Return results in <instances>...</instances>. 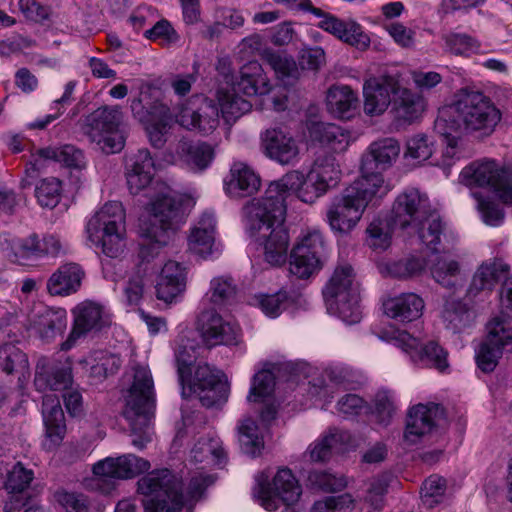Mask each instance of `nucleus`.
I'll use <instances>...</instances> for the list:
<instances>
[{
  "label": "nucleus",
  "mask_w": 512,
  "mask_h": 512,
  "mask_svg": "<svg viewBox=\"0 0 512 512\" xmlns=\"http://www.w3.org/2000/svg\"><path fill=\"white\" fill-rule=\"evenodd\" d=\"M288 199L279 180L271 181L260 197L243 206L250 235L263 246L265 260L280 266L286 262L289 234L284 226Z\"/></svg>",
  "instance_id": "f257e3e1"
},
{
  "label": "nucleus",
  "mask_w": 512,
  "mask_h": 512,
  "mask_svg": "<svg viewBox=\"0 0 512 512\" xmlns=\"http://www.w3.org/2000/svg\"><path fill=\"white\" fill-rule=\"evenodd\" d=\"M502 120V112L482 92L462 89L456 100L443 107L434 129L440 135L463 132L476 138L490 137Z\"/></svg>",
  "instance_id": "f03ea898"
},
{
  "label": "nucleus",
  "mask_w": 512,
  "mask_h": 512,
  "mask_svg": "<svg viewBox=\"0 0 512 512\" xmlns=\"http://www.w3.org/2000/svg\"><path fill=\"white\" fill-rule=\"evenodd\" d=\"M133 382L128 390L123 416L129 421L132 444L142 450L152 440L151 418L155 407L154 381L148 366H133Z\"/></svg>",
  "instance_id": "7ed1b4c3"
},
{
  "label": "nucleus",
  "mask_w": 512,
  "mask_h": 512,
  "mask_svg": "<svg viewBox=\"0 0 512 512\" xmlns=\"http://www.w3.org/2000/svg\"><path fill=\"white\" fill-rule=\"evenodd\" d=\"M327 310L347 324L358 323L362 318L360 289L353 267L339 264L323 288Z\"/></svg>",
  "instance_id": "20e7f679"
},
{
  "label": "nucleus",
  "mask_w": 512,
  "mask_h": 512,
  "mask_svg": "<svg viewBox=\"0 0 512 512\" xmlns=\"http://www.w3.org/2000/svg\"><path fill=\"white\" fill-rule=\"evenodd\" d=\"M88 239L110 258L122 254L125 248V210L120 202L106 203L88 221Z\"/></svg>",
  "instance_id": "39448f33"
},
{
  "label": "nucleus",
  "mask_w": 512,
  "mask_h": 512,
  "mask_svg": "<svg viewBox=\"0 0 512 512\" xmlns=\"http://www.w3.org/2000/svg\"><path fill=\"white\" fill-rule=\"evenodd\" d=\"M368 186L366 180L356 179L332 200L326 217L333 231L347 233L357 225L369 202L378 197V193Z\"/></svg>",
  "instance_id": "423d86ee"
},
{
  "label": "nucleus",
  "mask_w": 512,
  "mask_h": 512,
  "mask_svg": "<svg viewBox=\"0 0 512 512\" xmlns=\"http://www.w3.org/2000/svg\"><path fill=\"white\" fill-rule=\"evenodd\" d=\"M144 512H181L184 506L181 482L168 469L153 471L137 482Z\"/></svg>",
  "instance_id": "0eeeda50"
},
{
  "label": "nucleus",
  "mask_w": 512,
  "mask_h": 512,
  "mask_svg": "<svg viewBox=\"0 0 512 512\" xmlns=\"http://www.w3.org/2000/svg\"><path fill=\"white\" fill-rule=\"evenodd\" d=\"M121 120L118 106H102L84 118L81 129L103 152L117 153L124 147V137L119 131Z\"/></svg>",
  "instance_id": "6e6552de"
},
{
  "label": "nucleus",
  "mask_w": 512,
  "mask_h": 512,
  "mask_svg": "<svg viewBox=\"0 0 512 512\" xmlns=\"http://www.w3.org/2000/svg\"><path fill=\"white\" fill-rule=\"evenodd\" d=\"M327 250V241L319 229L302 231L291 250L290 272L301 279L309 278L322 269Z\"/></svg>",
  "instance_id": "1a4fd4ad"
},
{
  "label": "nucleus",
  "mask_w": 512,
  "mask_h": 512,
  "mask_svg": "<svg viewBox=\"0 0 512 512\" xmlns=\"http://www.w3.org/2000/svg\"><path fill=\"white\" fill-rule=\"evenodd\" d=\"M400 153V145L394 138H383L370 144L361 160V176L357 180H366L368 187L378 193V197L386 195L390 187L385 183L382 171L389 168Z\"/></svg>",
  "instance_id": "9d476101"
},
{
  "label": "nucleus",
  "mask_w": 512,
  "mask_h": 512,
  "mask_svg": "<svg viewBox=\"0 0 512 512\" xmlns=\"http://www.w3.org/2000/svg\"><path fill=\"white\" fill-rule=\"evenodd\" d=\"M466 186L490 187L505 204L512 205V170L484 159L466 166L460 173Z\"/></svg>",
  "instance_id": "9b49d317"
},
{
  "label": "nucleus",
  "mask_w": 512,
  "mask_h": 512,
  "mask_svg": "<svg viewBox=\"0 0 512 512\" xmlns=\"http://www.w3.org/2000/svg\"><path fill=\"white\" fill-rule=\"evenodd\" d=\"M256 493L261 506L274 512L279 508V501L286 506L297 503L302 487L289 468H281L271 482H258Z\"/></svg>",
  "instance_id": "f8f14e48"
},
{
  "label": "nucleus",
  "mask_w": 512,
  "mask_h": 512,
  "mask_svg": "<svg viewBox=\"0 0 512 512\" xmlns=\"http://www.w3.org/2000/svg\"><path fill=\"white\" fill-rule=\"evenodd\" d=\"M72 314L74 317L73 327L67 340L61 344L62 350L71 349L78 339L109 325V318L104 307L93 301L79 303L72 310Z\"/></svg>",
  "instance_id": "ddd939ff"
},
{
  "label": "nucleus",
  "mask_w": 512,
  "mask_h": 512,
  "mask_svg": "<svg viewBox=\"0 0 512 512\" xmlns=\"http://www.w3.org/2000/svg\"><path fill=\"white\" fill-rule=\"evenodd\" d=\"M260 147L263 154L281 164L293 165L298 161L299 145L290 131L283 126L271 127L260 135Z\"/></svg>",
  "instance_id": "4468645a"
},
{
  "label": "nucleus",
  "mask_w": 512,
  "mask_h": 512,
  "mask_svg": "<svg viewBox=\"0 0 512 512\" xmlns=\"http://www.w3.org/2000/svg\"><path fill=\"white\" fill-rule=\"evenodd\" d=\"M432 210L429 198L416 188H407L395 199L391 220L395 226L406 229L418 223Z\"/></svg>",
  "instance_id": "2eb2a0df"
},
{
  "label": "nucleus",
  "mask_w": 512,
  "mask_h": 512,
  "mask_svg": "<svg viewBox=\"0 0 512 512\" xmlns=\"http://www.w3.org/2000/svg\"><path fill=\"white\" fill-rule=\"evenodd\" d=\"M150 226L159 232L174 235L185 221L182 203L171 191L158 195L150 204Z\"/></svg>",
  "instance_id": "dca6fc26"
},
{
  "label": "nucleus",
  "mask_w": 512,
  "mask_h": 512,
  "mask_svg": "<svg viewBox=\"0 0 512 512\" xmlns=\"http://www.w3.org/2000/svg\"><path fill=\"white\" fill-rule=\"evenodd\" d=\"M197 328L208 346L237 345L240 340V327L235 323L224 321L213 309L200 313Z\"/></svg>",
  "instance_id": "f3484780"
},
{
  "label": "nucleus",
  "mask_w": 512,
  "mask_h": 512,
  "mask_svg": "<svg viewBox=\"0 0 512 512\" xmlns=\"http://www.w3.org/2000/svg\"><path fill=\"white\" fill-rule=\"evenodd\" d=\"M395 345L407 353L415 363L434 367L439 371L448 368V353L435 341L423 345L417 338L403 331L395 338Z\"/></svg>",
  "instance_id": "a211bd4d"
},
{
  "label": "nucleus",
  "mask_w": 512,
  "mask_h": 512,
  "mask_svg": "<svg viewBox=\"0 0 512 512\" xmlns=\"http://www.w3.org/2000/svg\"><path fill=\"white\" fill-rule=\"evenodd\" d=\"M150 469V463L134 454H124L119 457H107L93 466L95 476L103 480L131 479Z\"/></svg>",
  "instance_id": "6ab92c4d"
},
{
  "label": "nucleus",
  "mask_w": 512,
  "mask_h": 512,
  "mask_svg": "<svg viewBox=\"0 0 512 512\" xmlns=\"http://www.w3.org/2000/svg\"><path fill=\"white\" fill-rule=\"evenodd\" d=\"M73 383L72 363L41 359L36 365L34 385L38 391H64Z\"/></svg>",
  "instance_id": "aec40b11"
},
{
  "label": "nucleus",
  "mask_w": 512,
  "mask_h": 512,
  "mask_svg": "<svg viewBox=\"0 0 512 512\" xmlns=\"http://www.w3.org/2000/svg\"><path fill=\"white\" fill-rule=\"evenodd\" d=\"M421 243L432 253H448L454 242V236L446 232L445 223L440 215L431 210L423 219L413 225Z\"/></svg>",
  "instance_id": "412c9836"
},
{
  "label": "nucleus",
  "mask_w": 512,
  "mask_h": 512,
  "mask_svg": "<svg viewBox=\"0 0 512 512\" xmlns=\"http://www.w3.org/2000/svg\"><path fill=\"white\" fill-rule=\"evenodd\" d=\"M398 81L392 76L372 77L363 86L364 112L367 115H380L391 103V94L395 95Z\"/></svg>",
  "instance_id": "4be33fe9"
},
{
  "label": "nucleus",
  "mask_w": 512,
  "mask_h": 512,
  "mask_svg": "<svg viewBox=\"0 0 512 512\" xmlns=\"http://www.w3.org/2000/svg\"><path fill=\"white\" fill-rule=\"evenodd\" d=\"M304 9H310L312 13L322 17L319 27L348 44L358 47H367L370 43L369 37L363 33L361 26L355 21H342L335 16L324 14L319 8H315L309 2L301 4Z\"/></svg>",
  "instance_id": "5701e85b"
},
{
  "label": "nucleus",
  "mask_w": 512,
  "mask_h": 512,
  "mask_svg": "<svg viewBox=\"0 0 512 512\" xmlns=\"http://www.w3.org/2000/svg\"><path fill=\"white\" fill-rule=\"evenodd\" d=\"M278 180L288 201L295 195L300 201L311 204L328 191L322 184L314 183L309 173L305 176L297 170L287 172Z\"/></svg>",
  "instance_id": "b1692460"
},
{
  "label": "nucleus",
  "mask_w": 512,
  "mask_h": 512,
  "mask_svg": "<svg viewBox=\"0 0 512 512\" xmlns=\"http://www.w3.org/2000/svg\"><path fill=\"white\" fill-rule=\"evenodd\" d=\"M225 191L231 197L243 198L255 194L260 186V176L246 163L234 162L224 181Z\"/></svg>",
  "instance_id": "393cba45"
},
{
  "label": "nucleus",
  "mask_w": 512,
  "mask_h": 512,
  "mask_svg": "<svg viewBox=\"0 0 512 512\" xmlns=\"http://www.w3.org/2000/svg\"><path fill=\"white\" fill-rule=\"evenodd\" d=\"M32 157L34 159L30 161L29 166L26 168V174L29 177H33L42 167V160H53L66 167L78 169L82 168L85 164L82 151L69 144L39 149Z\"/></svg>",
  "instance_id": "a878e982"
},
{
  "label": "nucleus",
  "mask_w": 512,
  "mask_h": 512,
  "mask_svg": "<svg viewBox=\"0 0 512 512\" xmlns=\"http://www.w3.org/2000/svg\"><path fill=\"white\" fill-rule=\"evenodd\" d=\"M85 277L84 269L74 262L62 264L47 280L46 289L51 296H69L76 293Z\"/></svg>",
  "instance_id": "bb28decb"
},
{
  "label": "nucleus",
  "mask_w": 512,
  "mask_h": 512,
  "mask_svg": "<svg viewBox=\"0 0 512 512\" xmlns=\"http://www.w3.org/2000/svg\"><path fill=\"white\" fill-rule=\"evenodd\" d=\"M510 267L502 260H489L480 265L467 290V297L475 298L481 292H489L499 281H506Z\"/></svg>",
  "instance_id": "cd10ccee"
},
{
  "label": "nucleus",
  "mask_w": 512,
  "mask_h": 512,
  "mask_svg": "<svg viewBox=\"0 0 512 512\" xmlns=\"http://www.w3.org/2000/svg\"><path fill=\"white\" fill-rule=\"evenodd\" d=\"M216 219L213 213H203L190 230L188 236L189 250L206 258L215 249Z\"/></svg>",
  "instance_id": "c85d7f7f"
},
{
  "label": "nucleus",
  "mask_w": 512,
  "mask_h": 512,
  "mask_svg": "<svg viewBox=\"0 0 512 512\" xmlns=\"http://www.w3.org/2000/svg\"><path fill=\"white\" fill-rule=\"evenodd\" d=\"M186 288V271L176 261H168L163 266L157 285L156 296L159 300L171 303Z\"/></svg>",
  "instance_id": "c756f323"
},
{
  "label": "nucleus",
  "mask_w": 512,
  "mask_h": 512,
  "mask_svg": "<svg viewBox=\"0 0 512 512\" xmlns=\"http://www.w3.org/2000/svg\"><path fill=\"white\" fill-rule=\"evenodd\" d=\"M385 314L398 322H412L421 317L425 304L417 294L409 292L389 298L383 304Z\"/></svg>",
  "instance_id": "7c9ffc66"
},
{
  "label": "nucleus",
  "mask_w": 512,
  "mask_h": 512,
  "mask_svg": "<svg viewBox=\"0 0 512 512\" xmlns=\"http://www.w3.org/2000/svg\"><path fill=\"white\" fill-rule=\"evenodd\" d=\"M441 411L437 404H418L414 406L408 414L404 437L411 443H416L418 439L429 433L435 425V417Z\"/></svg>",
  "instance_id": "2f4dec72"
},
{
  "label": "nucleus",
  "mask_w": 512,
  "mask_h": 512,
  "mask_svg": "<svg viewBox=\"0 0 512 512\" xmlns=\"http://www.w3.org/2000/svg\"><path fill=\"white\" fill-rule=\"evenodd\" d=\"M176 152L193 171L207 169L215 158V147L204 141L182 139L177 145Z\"/></svg>",
  "instance_id": "473e14b6"
},
{
  "label": "nucleus",
  "mask_w": 512,
  "mask_h": 512,
  "mask_svg": "<svg viewBox=\"0 0 512 512\" xmlns=\"http://www.w3.org/2000/svg\"><path fill=\"white\" fill-rule=\"evenodd\" d=\"M351 443L352 437L348 431L331 428L321 439L310 445L309 455L312 461H326L332 452L342 453Z\"/></svg>",
  "instance_id": "72a5a7b5"
},
{
  "label": "nucleus",
  "mask_w": 512,
  "mask_h": 512,
  "mask_svg": "<svg viewBox=\"0 0 512 512\" xmlns=\"http://www.w3.org/2000/svg\"><path fill=\"white\" fill-rule=\"evenodd\" d=\"M270 83L257 61H249L242 66L240 78L233 90L246 96L266 95L270 92Z\"/></svg>",
  "instance_id": "f704fd0d"
},
{
  "label": "nucleus",
  "mask_w": 512,
  "mask_h": 512,
  "mask_svg": "<svg viewBox=\"0 0 512 512\" xmlns=\"http://www.w3.org/2000/svg\"><path fill=\"white\" fill-rule=\"evenodd\" d=\"M358 103L357 94L349 86L333 85L327 91V110L337 118H352L356 113Z\"/></svg>",
  "instance_id": "c9c22d12"
},
{
  "label": "nucleus",
  "mask_w": 512,
  "mask_h": 512,
  "mask_svg": "<svg viewBox=\"0 0 512 512\" xmlns=\"http://www.w3.org/2000/svg\"><path fill=\"white\" fill-rule=\"evenodd\" d=\"M0 248L6 252L15 263H23L32 257H39L40 239L36 234H31L25 238H18L10 234L0 236Z\"/></svg>",
  "instance_id": "e433bc0d"
},
{
  "label": "nucleus",
  "mask_w": 512,
  "mask_h": 512,
  "mask_svg": "<svg viewBox=\"0 0 512 512\" xmlns=\"http://www.w3.org/2000/svg\"><path fill=\"white\" fill-rule=\"evenodd\" d=\"M308 131L311 140L335 152L345 151L349 145V132L336 124L313 122L309 125Z\"/></svg>",
  "instance_id": "4c0bfd02"
},
{
  "label": "nucleus",
  "mask_w": 512,
  "mask_h": 512,
  "mask_svg": "<svg viewBox=\"0 0 512 512\" xmlns=\"http://www.w3.org/2000/svg\"><path fill=\"white\" fill-rule=\"evenodd\" d=\"M42 415L46 436L53 443H59L65 430V417L60 400L56 395L48 394L43 397Z\"/></svg>",
  "instance_id": "58836bf2"
},
{
  "label": "nucleus",
  "mask_w": 512,
  "mask_h": 512,
  "mask_svg": "<svg viewBox=\"0 0 512 512\" xmlns=\"http://www.w3.org/2000/svg\"><path fill=\"white\" fill-rule=\"evenodd\" d=\"M34 326L41 339L50 341L66 329L67 312L63 308H45L37 314Z\"/></svg>",
  "instance_id": "ea45409f"
},
{
  "label": "nucleus",
  "mask_w": 512,
  "mask_h": 512,
  "mask_svg": "<svg viewBox=\"0 0 512 512\" xmlns=\"http://www.w3.org/2000/svg\"><path fill=\"white\" fill-rule=\"evenodd\" d=\"M146 237V241L142 243L139 248V263L136 270L149 274L154 273L155 270L148 265L159 256L161 249L170 242L172 236L159 232L155 228H147Z\"/></svg>",
  "instance_id": "a19ab883"
},
{
  "label": "nucleus",
  "mask_w": 512,
  "mask_h": 512,
  "mask_svg": "<svg viewBox=\"0 0 512 512\" xmlns=\"http://www.w3.org/2000/svg\"><path fill=\"white\" fill-rule=\"evenodd\" d=\"M309 174L314 183H320L329 190L338 184L341 170L333 154L322 152L315 158Z\"/></svg>",
  "instance_id": "79ce46f5"
},
{
  "label": "nucleus",
  "mask_w": 512,
  "mask_h": 512,
  "mask_svg": "<svg viewBox=\"0 0 512 512\" xmlns=\"http://www.w3.org/2000/svg\"><path fill=\"white\" fill-rule=\"evenodd\" d=\"M441 319L446 329L458 333L470 325L472 315L469 306L462 300L447 297L444 300Z\"/></svg>",
  "instance_id": "37998d69"
},
{
  "label": "nucleus",
  "mask_w": 512,
  "mask_h": 512,
  "mask_svg": "<svg viewBox=\"0 0 512 512\" xmlns=\"http://www.w3.org/2000/svg\"><path fill=\"white\" fill-rule=\"evenodd\" d=\"M393 111L395 117L405 122L417 119L423 111V100L420 96L398 84L394 95Z\"/></svg>",
  "instance_id": "c03bdc74"
},
{
  "label": "nucleus",
  "mask_w": 512,
  "mask_h": 512,
  "mask_svg": "<svg viewBox=\"0 0 512 512\" xmlns=\"http://www.w3.org/2000/svg\"><path fill=\"white\" fill-rule=\"evenodd\" d=\"M427 266L438 284L445 288L455 287L460 272L458 261L437 255L429 260Z\"/></svg>",
  "instance_id": "a18cd8bd"
},
{
  "label": "nucleus",
  "mask_w": 512,
  "mask_h": 512,
  "mask_svg": "<svg viewBox=\"0 0 512 512\" xmlns=\"http://www.w3.org/2000/svg\"><path fill=\"white\" fill-rule=\"evenodd\" d=\"M237 430L242 451L252 457L259 455L264 442L256 421L249 417L244 418L240 421Z\"/></svg>",
  "instance_id": "49530a36"
},
{
  "label": "nucleus",
  "mask_w": 512,
  "mask_h": 512,
  "mask_svg": "<svg viewBox=\"0 0 512 512\" xmlns=\"http://www.w3.org/2000/svg\"><path fill=\"white\" fill-rule=\"evenodd\" d=\"M218 103L223 118L227 123L235 122L251 110L252 104L238 95L235 90L219 91Z\"/></svg>",
  "instance_id": "de8ad7c7"
},
{
  "label": "nucleus",
  "mask_w": 512,
  "mask_h": 512,
  "mask_svg": "<svg viewBox=\"0 0 512 512\" xmlns=\"http://www.w3.org/2000/svg\"><path fill=\"white\" fill-rule=\"evenodd\" d=\"M212 458L216 464H221L225 460V451L219 439L201 438L191 450V458L195 463H202Z\"/></svg>",
  "instance_id": "09e8293b"
},
{
  "label": "nucleus",
  "mask_w": 512,
  "mask_h": 512,
  "mask_svg": "<svg viewBox=\"0 0 512 512\" xmlns=\"http://www.w3.org/2000/svg\"><path fill=\"white\" fill-rule=\"evenodd\" d=\"M226 381L225 376L220 371L211 368L208 364H199L194 372L193 377L186 379L189 394L196 393L202 388L219 384Z\"/></svg>",
  "instance_id": "8fccbe9b"
},
{
  "label": "nucleus",
  "mask_w": 512,
  "mask_h": 512,
  "mask_svg": "<svg viewBox=\"0 0 512 512\" xmlns=\"http://www.w3.org/2000/svg\"><path fill=\"white\" fill-rule=\"evenodd\" d=\"M501 351L512 350V327L505 321L494 318L487 324V336L484 340Z\"/></svg>",
  "instance_id": "3c124183"
},
{
  "label": "nucleus",
  "mask_w": 512,
  "mask_h": 512,
  "mask_svg": "<svg viewBox=\"0 0 512 512\" xmlns=\"http://www.w3.org/2000/svg\"><path fill=\"white\" fill-rule=\"evenodd\" d=\"M62 183L56 177L42 179L35 188V196L42 207L54 208L60 201Z\"/></svg>",
  "instance_id": "603ef678"
},
{
  "label": "nucleus",
  "mask_w": 512,
  "mask_h": 512,
  "mask_svg": "<svg viewBox=\"0 0 512 512\" xmlns=\"http://www.w3.org/2000/svg\"><path fill=\"white\" fill-rule=\"evenodd\" d=\"M274 388V374L270 370L263 369L254 375L247 400L262 402L273 393Z\"/></svg>",
  "instance_id": "864d4df0"
},
{
  "label": "nucleus",
  "mask_w": 512,
  "mask_h": 512,
  "mask_svg": "<svg viewBox=\"0 0 512 512\" xmlns=\"http://www.w3.org/2000/svg\"><path fill=\"white\" fill-rule=\"evenodd\" d=\"M28 367V360L19 348L12 344L0 347V371L12 374Z\"/></svg>",
  "instance_id": "5fc2aeb1"
},
{
  "label": "nucleus",
  "mask_w": 512,
  "mask_h": 512,
  "mask_svg": "<svg viewBox=\"0 0 512 512\" xmlns=\"http://www.w3.org/2000/svg\"><path fill=\"white\" fill-rule=\"evenodd\" d=\"M236 286L230 277H215L210 282V289L207 295L215 305H223L234 298Z\"/></svg>",
  "instance_id": "6e6d98bb"
},
{
  "label": "nucleus",
  "mask_w": 512,
  "mask_h": 512,
  "mask_svg": "<svg viewBox=\"0 0 512 512\" xmlns=\"http://www.w3.org/2000/svg\"><path fill=\"white\" fill-rule=\"evenodd\" d=\"M445 490L446 481L443 478L437 475L430 476L421 487L420 493L423 504L428 508H433L442 501Z\"/></svg>",
  "instance_id": "4d7b16f0"
},
{
  "label": "nucleus",
  "mask_w": 512,
  "mask_h": 512,
  "mask_svg": "<svg viewBox=\"0 0 512 512\" xmlns=\"http://www.w3.org/2000/svg\"><path fill=\"white\" fill-rule=\"evenodd\" d=\"M433 152L434 143L426 135L418 134L407 140L405 157H410L417 163L428 160Z\"/></svg>",
  "instance_id": "13d9d810"
},
{
  "label": "nucleus",
  "mask_w": 512,
  "mask_h": 512,
  "mask_svg": "<svg viewBox=\"0 0 512 512\" xmlns=\"http://www.w3.org/2000/svg\"><path fill=\"white\" fill-rule=\"evenodd\" d=\"M203 406L207 408L220 407L227 402L229 396L228 381L202 388L195 393Z\"/></svg>",
  "instance_id": "bf43d9fd"
},
{
  "label": "nucleus",
  "mask_w": 512,
  "mask_h": 512,
  "mask_svg": "<svg viewBox=\"0 0 512 512\" xmlns=\"http://www.w3.org/2000/svg\"><path fill=\"white\" fill-rule=\"evenodd\" d=\"M310 484L323 492H338L347 486L343 476H336L326 471H312L309 473Z\"/></svg>",
  "instance_id": "052dcab7"
},
{
  "label": "nucleus",
  "mask_w": 512,
  "mask_h": 512,
  "mask_svg": "<svg viewBox=\"0 0 512 512\" xmlns=\"http://www.w3.org/2000/svg\"><path fill=\"white\" fill-rule=\"evenodd\" d=\"M32 479L33 471L26 469L21 463H17L7 472L4 488L9 493H20L29 486Z\"/></svg>",
  "instance_id": "680f3d73"
},
{
  "label": "nucleus",
  "mask_w": 512,
  "mask_h": 512,
  "mask_svg": "<svg viewBox=\"0 0 512 512\" xmlns=\"http://www.w3.org/2000/svg\"><path fill=\"white\" fill-rule=\"evenodd\" d=\"M219 125V109L212 101L205 100L202 107L199 108V114L195 123V128L202 134H210Z\"/></svg>",
  "instance_id": "e2e57ef3"
},
{
  "label": "nucleus",
  "mask_w": 512,
  "mask_h": 512,
  "mask_svg": "<svg viewBox=\"0 0 512 512\" xmlns=\"http://www.w3.org/2000/svg\"><path fill=\"white\" fill-rule=\"evenodd\" d=\"M265 60L280 77H297L298 75L295 60L286 53L266 52Z\"/></svg>",
  "instance_id": "0e129e2a"
},
{
  "label": "nucleus",
  "mask_w": 512,
  "mask_h": 512,
  "mask_svg": "<svg viewBox=\"0 0 512 512\" xmlns=\"http://www.w3.org/2000/svg\"><path fill=\"white\" fill-rule=\"evenodd\" d=\"M388 477L387 476H378L373 478L368 486L366 496L364 498L365 503L369 504V506L373 510H380L384 506L385 495L388 491Z\"/></svg>",
  "instance_id": "69168bd1"
},
{
  "label": "nucleus",
  "mask_w": 512,
  "mask_h": 512,
  "mask_svg": "<svg viewBox=\"0 0 512 512\" xmlns=\"http://www.w3.org/2000/svg\"><path fill=\"white\" fill-rule=\"evenodd\" d=\"M146 275L140 270H136L129 276L123 289L125 301L128 305H138L142 300L147 282Z\"/></svg>",
  "instance_id": "338daca9"
},
{
  "label": "nucleus",
  "mask_w": 512,
  "mask_h": 512,
  "mask_svg": "<svg viewBox=\"0 0 512 512\" xmlns=\"http://www.w3.org/2000/svg\"><path fill=\"white\" fill-rule=\"evenodd\" d=\"M503 351L483 341L476 350V363L478 368L484 373L492 372L501 358Z\"/></svg>",
  "instance_id": "774afa93"
}]
</instances>
